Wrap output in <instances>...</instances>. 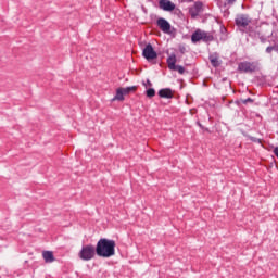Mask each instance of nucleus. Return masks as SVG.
Wrapping results in <instances>:
<instances>
[{
    "label": "nucleus",
    "mask_w": 278,
    "mask_h": 278,
    "mask_svg": "<svg viewBox=\"0 0 278 278\" xmlns=\"http://www.w3.org/2000/svg\"><path fill=\"white\" fill-rule=\"evenodd\" d=\"M238 70L241 73H255V71H257V65L251 62H242L239 64Z\"/></svg>",
    "instance_id": "5"
},
{
    "label": "nucleus",
    "mask_w": 278,
    "mask_h": 278,
    "mask_svg": "<svg viewBox=\"0 0 278 278\" xmlns=\"http://www.w3.org/2000/svg\"><path fill=\"white\" fill-rule=\"evenodd\" d=\"M112 101H125V94L123 93V87L116 89V94Z\"/></svg>",
    "instance_id": "13"
},
{
    "label": "nucleus",
    "mask_w": 278,
    "mask_h": 278,
    "mask_svg": "<svg viewBox=\"0 0 278 278\" xmlns=\"http://www.w3.org/2000/svg\"><path fill=\"white\" fill-rule=\"evenodd\" d=\"M94 255H97V248L92 244L84 245L78 253V257H80L84 262L94 260Z\"/></svg>",
    "instance_id": "2"
},
{
    "label": "nucleus",
    "mask_w": 278,
    "mask_h": 278,
    "mask_svg": "<svg viewBox=\"0 0 278 278\" xmlns=\"http://www.w3.org/2000/svg\"><path fill=\"white\" fill-rule=\"evenodd\" d=\"M96 254L98 257H114L116 255V241L102 238L97 242Z\"/></svg>",
    "instance_id": "1"
},
{
    "label": "nucleus",
    "mask_w": 278,
    "mask_h": 278,
    "mask_svg": "<svg viewBox=\"0 0 278 278\" xmlns=\"http://www.w3.org/2000/svg\"><path fill=\"white\" fill-rule=\"evenodd\" d=\"M187 1H193V0H187Z\"/></svg>",
    "instance_id": "22"
},
{
    "label": "nucleus",
    "mask_w": 278,
    "mask_h": 278,
    "mask_svg": "<svg viewBox=\"0 0 278 278\" xmlns=\"http://www.w3.org/2000/svg\"><path fill=\"white\" fill-rule=\"evenodd\" d=\"M143 58L148 60V62H151V60L157 59V52L153 49V46L151 43H148L142 52Z\"/></svg>",
    "instance_id": "4"
},
{
    "label": "nucleus",
    "mask_w": 278,
    "mask_h": 278,
    "mask_svg": "<svg viewBox=\"0 0 278 278\" xmlns=\"http://www.w3.org/2000/svg\"><path fill=\"white\" fill-rule=\"evenodd\" d=\"M147 97L149 99H153V97H155V89H153V88L148 89L147 90Z\"/></svg>",
    "instance_id": "15"
},
{
    "label": "nucleus",
    "mask_w": 278,
    "mask_h": 278,
    "mask_svg": "<svg viewBox=\"0 0 278 278\" xmlns=\"http://www.w3.org/2000/svg\"><path fill=\"white\" fill-rule=\"evenodd\" d=\"M177 56L175 54H172L168 59H167V66L169 68V71H175V67L177 66Z\"/></svg>",
    "instance_id": "12"
},
{
    "label": "nucleus",
    "mask_w": 278,
    "mask_h": 278,
    "mask_svg": "<svg viewBox=\"0 0 278 278\" xmlns=\"http://www.w3.org/2000/svg\"><path fill=\"white\" fill-rule=\"evenodd\" d=\"M203 10V3L202 2H195L194 5L189 10V14L192 18H197L199 14H201V11Z\"/></svg>",
    "instance_id": "9"
},
{
    "label": "nucleus",
    "mask_w": 278,
    "mask_h": 278,
    "mask_svg": "<svg viewBox=\"0 0 278 278\" xmlns=\"http://www.w3.org/2000/svg\"><path fill=\"white\" fill-rule=\"evenodd\" d=\"M157 27L163 31V34H170V23L164 18H159L157 20Z\"/></svg>",
    "instance_id": "7"
},
{
    "label": "nucleus",
    "mask_w": 278,
    "mask_h": 278,
    "mask_svg": "<svg viewBox=\"0 0 278 278\" xmlns=\"http://www.w3.org/2000/svg\"><path fill=\"white\" fill-rule=\"evenodd\" d=\"M159 97H161V99H173V90L169 88L161 89L159 91Z\"/></svg>",
    "instance_id": "11"
},
{
    "label": "nucleus",
    "mask_w": 278,
    "mask_h": 278,
    "mask_svg": "<svg viewBox=\"0 0 278 278\" xmlns=\"http://www.w3.org/2000/svg\"><path fill=\"white\" fill-rule=\"evenodd\" d=\"M172 71H177L179 75H184V73H186V70L181 65H176L175 70H172Z\"/></svg>",
    "instance_id": "16"
},
{
    "label": "nucleus",
    "mask_w": 278,
    "mask_h": 278,
    "mask_svg": "<svg viewBox=\"0 0 278 278\" xmlns=\"http://www.w3.org/2000/svg\"><path fill=\"white\" fill-rule=\"evenodd\" d=\"M274 154H275L276 157L278 159V147H276V148L274 149Z\"/></svg>",
    "instance_id": "20"
},
{
    "label": "nucleus",
    "mask_w": 278,
    "mask_h": 278,
    "mask_svg": "<svg viewBox=\"0 0 278 278\" xmlns=\"http://www.w3.org/2000/svg\"><path fill=\"white\" fill-rule=\"evenodd\" d=\"M136 90H138V86L122 88V92L124 93V97L127 94H131V92H136Z\"/></svg>",
    "instance_id": "14"
},
{
    "label": "nucleus",
    "mask_w": 278,
    "mask_h": 278,
    "mask_svg": "<svg viewBox=\"0 0 278 278\" xmlns=\"http://www.w3.org/2000/svg\"><path fill=\"white\" fill-rule=\"evenodd\" d=\"M275 51V47H267L266 48V53H273Z\"/></svg>",
    "instance_id": "18"
},
{
    "label": "nucleus",
    "mask_w": 278,
    "mask_h": 278,
    "mask_svg": "<svg viewBox=\"0 0 278 278\" xmlns=\"http://www.w3.org/2000/svg\"><path fill=\"white\" fill-rule=\"evenodd\" d=\"M243 103H244V104H247V103H253V99L248 98V99L243 100Z\"/></svg>",
    "instance_id": "19"
},
{
    "label": "nucleus",
    "mask_w": 278,
    "mask_h": 278,
    "mask_svg": "<svg viewBox=\"0 0 278 278\" xmlns=\"http://www.w3.org/2000/svg\"><path fill=\"white\" fill-rule=\"evenodd\" d=\"M42 257L47 264L55 262V256H53V253L51 251H43Z\"/></svg>",
    "instance_id": "10"
},
{
    "label": "nucleus",
    "mask_w": 278,
    "mask_h": 278,
    "mask_svg": "<svg viewBox=\"0 0 278 278\" xmlns=\"http://www.w3.org/2000/svg\"><path fill=\"white\" fill-rule=\"evenodd\" d=\"M159 5L161 10H164L165 12H173V10H175V3L170 0H160Z\"/></svg>",
    "instance_id": "8"
},
{
    "label": "nucleus",
    "mask_w": 278,
    "mask_h": 278,
    "mask_svg": "<svg viewBox=\"0 0 278 278\" xmlns=\"http://www.w3.org/2000/svg\"><path fill=\"white\" fill-rule=\"evenodd\" d=\"M212 39V36L207 35V33L201 29L195 30L191 36L192 42H201V40H203L204 42H210V40Z\"/></svg>",
    "instance_id": "3"
},
{
    "label": "nucleus",
    "mask_w": 278,
    "mask_h": 278,
    "mask_svg": "<svg viewBox=\"0 0 278 278\" xmlns=\"http://www.w3.org/2000/svg\"><path fill=\"white\" fill-rule=\"evenodd\" d=\"M251 23V17L249 15L241 14L236 18V25L238 27H247Z\"/></svg>",
    "instance_id": "6"
},
{
    "label": "nucleus",
    "mask_w": 278,
    "mask_h": 278,
    "mask_svg": "<svg viewBox=\"0 0 278 278\" xmlns=\"http://www.w3.org/2000/svg\"><path fill=\"white\" fill-rule=\"evenodd\" d=\"M146 86L151 87V86H153V84L151 83V80L148 79Z\"/></svg>",
    "instance_id": "21"
},
{
    "label": "nucleus",
    "mask_w": 278,
    "mask_h": 278,
    "mask_svg": "<svg viewBox=\"0 0 278 278\" xmlns=\"http://www.w3.org/2000/svg\"><path fill=\"white\" fill-rule=\"evenodd\" d=\"M211 64L212 66H218L220 63L218 62L217 58L211 56Z\"/></svg>",
    "instance_id": "17"
}]
</instances>
